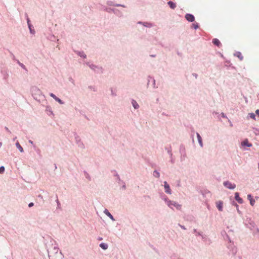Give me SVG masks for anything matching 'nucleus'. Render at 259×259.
Here are the masks:
<instances>
[{"mask_svg": "<svg viewBox=\"0 0 259 259\" xmlns=\"http://www.w3.org/2000/svg\"><path fill=\"white\" fill-rule=\"evenodd\" d=\"M147 86H151L153 89H157L155 79L151 76H148L147 79Z\"/></svg>", "mask_w": 259, "mask_h": 259, "instance_id": "0eeeda50", "label": "nucleus"}, {"mask_svg": "<svg viewBox=\"0 0 259 259\" xmlns=\"http://www.w3.org/2000/svg\"><path fill=\"white\" fill-rule=\"evenodd\" d=\"M18 63H19V65H23V64H22V63H20V62H18Z\"/></svg>", "mask_w": 259, "mask_h": 259, "instance_id": "052dcab7", "label": "nucleus"}, {"mask_svg": "<svg viewBox=\"0 0 259 259\" xmlns=\"http://www.w3.org/2000/svg\"><path fill=\"white\" fill-rule=\"evenodd\" d=\"M29 143H30L32 145H33V142L31 140L29 141Z\"/></svg>", "mask_w": 259, "mask_h": 259, "instance_id": "6e6d98bb", "label": "nucleus"}, {"mask_svg": "<svg viewBox=\"0 0 259 259\" xmlns=\"http://www.w3.org/2000/svg\"><path fill=\"white\" fill-rule=\"evenodd\" d=\"M110 91H111V95L112 97H116L117 96V92L115 89H114L113 88H111Z\"/></svg>", "mask_w": 259, "mask_h": 259, "instance_id": "473e14b6", "label": "nucleus"}, {"mask_svg": "<svg viewBox=\"0 0 259 259\" xmlns=\"http://www.w3.org/2000/svg\"><path fill=\"white\" fill-rule=\"evenodd\" d=\"M233 205H234L235 206V207H236V209L237 210V212L239 213V214H241V211H240V210L239 209V206L235 202H234L233 203Z\"/></svg>", "mask_w": 259, "mask_h": 259, "instance_id": "4c0bfd02", "label": "nucleus"}, {"mask_svg": "<svg viewBox=\"0 0 259 259\" xmlns=\"http://www.w3.org/2000/svg\"><path fill=\"white\" fill-rule=\"evenodd\" d=\"M91 69L97 73L103 72V68L101 66H90Z\"/></svg>", "mask_w": 259, "mask_h": 259, "instance_id": "1a4fd4ad", "label": "nucleus"}, {"mask_svg": "<svg viewBox=\"0 0 259 259\" xmlns=\"http://www.w3.org/2000/svg\"><path fill=\"white\" fill-rule=\"evenodd\" d=\"M84 176L85 178L87 179H88L89 181H91V177L90 174L88 172L84 171Z\"/></svg>", "mask_w": 259, "mask_h": 259, "instance_id": "72a5a7b5", "label": "nucleus"}, {"mask_svg": "<svg viewBox=\"0 0 259 259\" xmlns=\"http://www.w3.org/2000/svg\"><path fill=\"white\" fill-rule=\"evenodd\" d=\"M56 102H58L60 105H63L65 104V102L61 100L58 97L55 100Z\"/></svg>", "mask_w": 259, "mask_h": 259, "instance_id": "e433bc0d", "label": "nucleus"}, {"mask_svg": "<svg viewBox=\"0 0 259 259\" xmlns=\"http://www.w3.org/2000/svg\"><path fill=\"white\" fill-rule=\"evenodd\" d=\"M30 91L34 99L38 103L43 105L47 103L46 96L38 88L35 86L32 87L31 88Z\"/></svg>", "mask_w": 259, "mask_h": 259, "instance_id": "f03ea898", "label": "nucleus"}, {"mask_svg": "<svg viewBox=\"0 0 259 259\" xmlns=\"http://www.w3.org/2000/svg\"><path fill=\"white\" fill-rule=\"evenodd\" d=\"M103 212L104 214L108 216L112 221H115L113 216L111 214V213L108 211L107 209H105Z\"/></svg>", "mask_w": 259, "mask_h": 259, "instance_id": "dca6fc26", "label": "nucleus"}, {"mask_svg": "<svg viewBox=\"0 0 259 259\" xmlns=\"http://www.w3.org/2000/svg\"><path fill=\"white\" fill-rule=\"evenodd\" d=\"M192 26L195 29H197L199 27L198 24L197 23L192 24Z\"/></svg>", "mask_w": 259, "mask_h": 259, "instance_id": "a19ab883", "label": "nucleus"}, {"mask_svg": "<svg viewBox=\"0 0 259 259\" xmlns=\"http://www.w3.org/2000/svg\"><path fill=\"white\" fill-rule=\"evenodd\" d=\"M56 202H57V205H58V207H59L60 206V203L59 202V200L57 199L56 200Z\"/></svg>", "mask_w": 259, "mask_h": 259, "instance_id": "603ef678", "label": "nucleus"}, {"mask_svg": "<svg viewBox=\"0 0 259 259\" xmlns=\"http://www.w3.org/2000/svg\"><path fill=\"white\" fill-rule=\"evenodd\" d=\"M153 176L155 178H159L160 175V173L157 170H155L153 171Z\"/></svg>", "mask_w": 259, "mask_h": 259, "instance_id": "7c9ffc66", "label": "nucleus"}, {"mask_svg": "<svg viewBox=\"0 0 259 259\" xmlns=\"http://www.w3.org/2000/svg\"><path fill=\"white\" fill-rule=\"evenodd\" d=\"M196 136H197L198 142L199 143V144L201 148H203V142H202V138H201V136L200 135V134L198 133H196Z\"/></svg>", "mask_w": 259, "mask_h": 259, "instance_id": "a211bd4d", "label": "nucleus"}, {"mask_svg": "<svg viewBox=\"0 0 259 259\" xmlns=\"http://www.w3.org/2000/svg\"><path fill=\"white\" fill-rule=\"evenodd\" d=\"M143 26L145 27L151 28L154 26V24L151 22H144V23H143Z\"/></svg>", "mask_w": 259, "mask_h": 259, "instance_id": "5701e85b", "label": "nucleus"}, {"mask_svg": "<svg viewBox=\"0 0 259 259\" xmlns=\"http://www.w3.org/2000/svg\"><path fill=\"white\" fill-rule=\"evenodd\" d=\"M235 199L239 203L242 204L243 202L242 198L239 197V193L238 192H236L235 193Z\"/></svg>", "mask_w": 259, "mask_h": 259, "instance_id": "6ab92c4d", "label": "nucleus"}, {"mask_svg": "<svg viewBox=\"0 0 259 259\" xmlns=\"http://www.w3.org/2000/svg\"><path fill=\"white\" fill-rule=\"evenodd\" d=\"M102 10L105 12H107V11H108V8L105 7V6H103V8H102Z\"/></svg>", "mask_w": 259, "mask_h": 259, "instance_id": "37998d69", "label": "nucleus"}, {"mask_svg": "<svg viewBox=\"0 0 259 259\" xmlns=\"http://www.w3.org/2000/svg\"><path fill=\"white\" fill-rule=\"evenodd\" d=\"M33 205H34V204H33V202H30V203H29V204H28V206H29V207H31L33 206Z\"/></svg>", "mask_w": 259, "mask_h": 259, "instance_id": "09e8293b", "label": "nucleus"}, {"mask_svg": "<svg viewBox=\"0 0 259 259\" xmlns=\"http://www.w3.org/2000/svg\"><path fill=\"white\" fill-rule=\"evenodd\" d=\"M55 168H57V166L56 165H55Z\"/></svg>", "mask_w": 259, "mask_h": 259, "instance_id": "338daca9", "label": "nucleus"}, {"mask_svg": "<svg viewBox=\"0 0 259 259\" xmlns=\"http://www.w3.org/2000/svg\"><path fill=\"white\" fill-rule=\"evenodd\" d=\"M242 145L243 146H247V147H250L252 146V145L250 143H248V141L247 140L244 141L242 143Z\"/></svg>", "mask_w": 259, "mask_h": 259, "instance_id": "2f4dec72", "label": "nucleus"}, {"mask_svg": "<svg viewBox=\"0 0 259 259\" xmlns=\"http://www.w3.org/2000/svg\"><path fill=\"white\" fill-rule=\"evenodd\" d=\"M226 235L229 241V243L227 245V247L229 250V253L232 256H235L237 252V247L234 245L233 243L231 242L228 235L227 234H226Z\"/></svg>", "mask_w": 259, "mask_h": 259, "instance_id": "20e7f679", "label": "nucleus"}, {"mask_svg": "<svg viewBox=\"0 0 259 259\" xmlns=\"http://www.w3.org/2000/svg\"><path fill=\"white\" fill-rule=\"evenodd\" d=\"M21 67H22V68L24 70H25V71L26 72H27V69H26V68L25 67V66L23 65V66H21Z\"/></svg>", "mask_w": 259, "mask_h": 259, "instance_id": "8fccbe9b", "label": "nucleus"}, {"mask_svg": "<svg viewBox=\"0 0 259 259\" xmlns=\"http://www.w3.org/2000/svg\"><path fill=\"white\" fill-rule=\"evenodd\" d=\"M74 52L79 57L85 59L87 58V55L84 53V52L82 51H74Z\"/></svg>", "mask_w": 259, "mask_h": 259, "instance_id": "4468645a", "label": "nucleus"}, {"mask_svg": "<svg viewBox=\"0 0 259 259\" xmlns=\"http://www.w3.org/2000/svg\"><path fill=\"white\" fill-rule=\"evenodd\" d=\"M16 137H15V138L13 139V141H15L16 139Z\"/></svg>", "mask_w": 259, "mask_h": 259, "instance_id": "680f3d73", "label": "nucleus"}, {"mask_svg": "<svg viewBox=\"0 0 259 259\" xmlns=\"http://www.w3.org/2000/svg\"><path fill=\"white\" fill-rule=\"evenodd\" d=\"M45 111L49 116H54V114L53 111L50 105L46 106Z\"/></svg>", "mask_w": 259, "mask_h": 259, "instance_id": "f8f14e48", "label": "nucleus"}, {"mask_svg": "<svg viewBox=\"0 0 259 259\" xmlns=\"http://www.w3.org/2000/svg\"><path fill=\"white\" fill-rule=\"evenodd\" d=\"M257 132H258V131H256V132H254L255 134H256V133H257Z\"/></svg>", "mask_w": 259, "mask_h": 259, "instance_id": "e2e57ef3", "label": "nucleus"}, {"mask_svg": "<svg viewBox=\"0 0 259 259\" xmlns=\"http://www.w3.org/2000/svg\"><path fill=\"white\" fill-rule=\"evenodd\" d=\"M49 259H63L64 255L60 251L58 244L53 239H50L46 244Z\"/></svg>", "mask_w": 259, "mask_h": 259, "instance_id": "f257e3e1", "label": "nucleus"}, {"mask_svg": "<svg viewBox=\"0 0 259 259\" xmlns=\"http://www.w3.org/2000/svg\"><path fill=\"white\" fill-rule=\"evenodd\" d=\"M250 228L251 227H252V228H254L255 227V224L252 221H251L250 223Z\"/></svg>", "mask_w": 259, "mask_h": 259, "instance_id": "79ce46f5", "label": "nucleus"}, {"mask_svg": "<svg viewBox=\"0 0 259 259\" xmlns=\"http://www.w3.org/2000/svg\"><path fill=\"white\" fill-rule=\"evenodd\" d=\"M247 199L249 200L250 205L253 206L255 201V200L252 198L251 194L247 195Z\"/></svg>", "mask_w": 259, "mask_h": 259, "instance_id": "412c9836", "label": "nucleus"}, {"mask_svg": "<svg viewBox=\"0 0 259 259\" xmlns=\"http://www.w3.org/2000/svg\"><path fill=\"white\" fill-rule=\"evenodd\" d=\"M99 246L104 250H106L108 248V244L105 243H101Z\"/></svg>", "mask_w": 259, "mask_h": 259, "instance_id": "cd10ccee", "label": "nucleus"}, {"mask_svg": "<svg viewBox=\"0 0 259 259\" xmlns=\"http://www.w3.org/2000/svg\"><path fill=\"white\" fill-rule=\"evenodd\" d=\"M97 239L98 240H103V238L101 237H99Z\"/></svg>", "mask_w": 259, "mask_h": 259, "instance_id": "5fc2aeb1", "label": "nucleus"}, {"mask_svg": "<svg viewBox=\"0 0 259 259\" xmlns=\"http://www.w3.org/2000/svg\"><path fill=\"white\" fill-rule=\"evenodd\" d=\"M216 205L217 207L218 208V210L220 211H223V203L222 201H219L216 202Z\"/></svg>", "mask_w": 259, "mask_h": 259, "instance_id": "aec40b11", "label": "nucleus"}, {"mask_svg": "<svg viewBox=\"0 0 259 259\" xmlns=\"http://www.w3.org/2000/svg\"><path fill=\"white\" fill-rule=\"evenodd\" d=\"M16 146L19 149V150L20 151V152L22 153L24 152L23 148L20 145V144H19V143L18 142H17L16 143Z\"/></svg>", "mask_w": 259, "mask_h": 259, "instance_id": "c85d7f7f", "label": "nucleus"}, {"mask_svg": "<svg viewBox=\"0 0 259 259\" xmlns=\"http://www.w3.org/2000/svg\"><path fill=\"white\" fill-rule=\"evenodd\" d=\"M167 4L168 5V6H169V7L172 9H175L176 7V5L175 3H174L172 1H169L168 3H167Z\"/></svg>", "mask_w": 259, "mask_h": 259, "instance_id": "bb28decb", "label": "nucleus"}, {"mask_svg": "<svg viewBox=\"0 0 259 259\" xmlns=\"http://www.w3.org/2000/svg\"><path fill=\"white\" fill-rule=\"evenodd\" d=\"M185 18L186 19V20L190 22H193L195 20L194 16L192 14H187L185 15Z\"/></svg>", "mask_w": 259, "mask_h": 259, "instance_id": "ddd939ff", "label": "nucleus"}, {"mask_svg": "<svg viewBox=\"0 0 259 259\" xmlns=\"http://www.w3.org/2000/svg\"><path fill=\"white\" fill-rule=\"evenodd\" d=\"M74 139L75 142L78 148L81 149H85V145L78 135L75 134Z\"/></svg>", "mask_w": 259, "mask_h": 259, "instance_id": "423d86ee", "label": "nucleus"}, {"mask_svg": "<svg viewBox=\"0 0 259 259\" xmlns=\"http://www.w3.org/2000/svg\"><path fill=\"white\" fill-rule=\"evenodd\" d=\"M248 117L253 119L254 120H256L255 115L254 113H249L248 115Z\"/></svg>", "mask_w": 259, "mask_h": 259, "instance_id": "c9c22d12", "label": "nucleus"}, {"mask_svg": "<svg viewBox=\"0 0 259 259\" xmlns=\"http://www.w3.org/2000/svg\"><path fill=\"white\" fill-rule=\"evenodd\" d=\"M201 237L202 240L204 242H207V241H210V240L207 238V237L206 235H203V234H202Z\"/></svg>", "mask_w": 259, "mask_h": 259, "instance_id": "f704fd0d", "label": "nucleus"}, {"mask_svg": "<svg viewBox=\"0 0 259 259\" xmlns=\"http://www.w3.org/2000/svg\"><path fill=\"white\" fill-rule=\"evenodd\" d=\"M150 56H151V57H155V55H150Z\"/></svg>", "mask_w": 259, "mask_h": 259, "instance_id": "bf43d9fd", "label": "nucleus"}, {"mask_svg": "<svg viewBox=\"0 0 259 259\" xmlns=\"http://www.w3.org/2000/svg\"><path fill=\"white\" fill-rule=\"evenodd\" d=\"M5 130H6L8 132V133H11V131L9 130V128H8L7 126H6V127H5Z\"/></svg>", "mask_w": 259, "mask_h": 259, "instance_id": "3c124183", "label": "nucleus"}, {"mask_svg": "<svg viewBox=\"0 0 259 259\" xmlns=\"http://www.w3.org/2000/svg\"><path fill=\"white\" fill-rule=\"evenodd\" d=\"M212 43L214 45H215V46H217L218 47H219V46H220L221 45V44L220 40L218 38H214V39H213Z\"/></svg>", "mask_w": 259, "mask_h": 259, "instance_id": "393cba45", "label": "nucleus"}, {"mask_svg": "<svg viewBox=\"0 0 259 259\" xmlns=\"http://www.w3.org/2000/svg\"><path fill=\"white\" fill-rule=\"evenodd\" d=\"M180 152H181V157H180L181 160L184 161L186 157V153L185 149H180Z\"/></svg>", "mask_w": 259, "mask_h": 259, "instance_id": "f3484780", "label": "nucleus"}, {"mask_svg": "<svg viewBox=\"0 0 259 259\" xmlns=\"http://www.w3.org/2000/svg\"><path fill=\"white\" fill-rule=\"evenodd\" d=\"M107 5L109 6H115V7H121L123 8H125L126 6L124 5L119 4H115L113 2L111 1H107Z\"/></svg>", "mask_w": 259, "mask_h": 259, "instance_id": "9b49d317", "label": "nucleus"}, {"mask_svg": "<svg viewBox=\"0 0 259 259\" xmlns=\"http://www.w3.org/2000/svg\"><path fill=\"white\" fill-rule=\"evenodd\" d=\"M255 113L259 116V109H257L255 111Z\"/></svg>", "mask_w": 259, "mask_h": 259, "instance_id": "864d4df0", "label": "nucleus"}, {"mask_svg": "<svg viewBox=\"0 0 259 259\" xmlns=\"http://www.w3.org/2000/svg\"><path fill=\"white\" fill-rule=\"evenodd\" d=\"M223 185L225 187L230 190H233L236 188V185L229 181L224 182Z\"/></svg>", "mask_w": 259, "mask_h": 259, "instance_id": "6e6552de", "label": "nucleus"}, {"mask_svg": "<svg viewBox=\"0 0 259 259\" xmlns=\"http://www.w3.org/2000/svg\"><path fill=\"white\" fill-rule=\"evenodd\" d=\"M5 167L4 166H1L0 167V174H3L5 171Z\"/></svg>", "mask_w": 259, "mask_h": 259, "instance_id": "ea45409f", "label": "nucleus"}, {"mask_svg": "<svg viewBox=\"0 0 259 259\" xmlns=\"http://www.w3.org/2000/svg\"><path fill=\"white\" fill-rule=\"evenodd\" d=\"M113 10H115V9H112V8H108V11H107L108 13H110L111 12H113Z\"/></svg>", "mask_w": 259, "mask_h": 259, "instance_id": "49530a36", "label": "nucleus"}, {"mask_svg": "<svg viewBox=\"0 0 259 259\" xmlns=\"http://www.w3.org/2000/svg\"><path fill=\"white\" fill-rule=\"evenodd\" d=\"M131 104L132 105V106L135 110H137L140 108L139 104L135 99H132Z\"/></svg>", "mask_w": 259, "mask_h": 259, "instance_id": "2eb2a0df", "label": "nucleus"}, {"mask_svg": "<svg viewBox=\"0 0 259 259\" xmlns=\"http://www.w3.org/2000/svg\"><path fill=\"white\" fill-rule=\"evenodd\" d=\"M221 116L223 118H227V117L226 115V114L224 113H223V112L221 113Z\"/></svg>", "mask_w": 259, "mask_h": 259, "instance_id": "c03bdc74", "label": "nucleus"}, {"mask_svg": "<svg viewBox=\"0 0 259 259\" xmlns=\"http://www.w3.org/2000/svg\"><path fill=\"white\" fill-rule=\"evenodd\" d=\"M161 199L163 200L166 205L172 210H174V208L177 210H181L182 205L178 203L176 201L169 199L165 195H163L161 197Z\"/></svg>", "mask_w": 259, "mask_h": 259, "instance_id": "7ed1b4c3", "label": "nucleus"}, {"mask_svg": "<svg viewBox=\"0 0 259 259\" xmlns=\"http://www.w3.org/2000/svg\"><path fill=\"white\" fill-rule=\"evenodd\" d=\"M113 13L119 17L123 16L122 12L118 9L113 10Z\"/></svg>", "mask_w": 259, "mask_h": 259, "instance_id": "4be33fe9", "label": "nucleus"}, {"mask_svg": "<svg viewBox=\"0 0 259 259\" xmlns=\"http://www.w3.org/2000/svg\"><path fill=\"white\" fill-rule=\"evenodd\" d=\"M255 131H258V130L257 129H255Z\"/></svg>", "mask_w": 259, "mask_h": 259, "instance_id": "69168bd1", "label": "nucleus"}, {"mask_svg": "<svg viewBox=\"0 0 259 259\" xmlns=\"http://www.w3.org/2000/svg\"><path fill=\"white\" fill-rule=\"evenodd\" d=\"M234 56L238 57L240 60H242L243 59V56L240 52H236L234 54Z\"/></svg>", "mask_w": 259, "mask_h": 259, "instance_id": "c756f323", "label": "nucleus"}, {"mask_svg": "<svg viewBox=\"0 0 259 259\" xmlns=\"http://www.w3.org/2000/svg\"><path fill=\"white\" fill-rule=\"evenodd\" d=\"M50 96L53 98L55 100H56V99L58 98L55 94H54L53 93H50Z\"/></svg>", "mask_w": 259, "mask_h": 259, "instance_id": "58836bf2", "label": "nucleus"}, {"mask_svg": "<svg viewBox=\"0 0 259 259\" xmlns=\"http://www.w3.org/2000/svg\"><path fill=\"white\" fill-rule=\"evenodd\" d=\"M55 38H56V37L55 36V35H52L51 36L50 39L51 40L54 41V40H55Z\"/></svg>", "mask_w": 259, "mask_h": 259, "instance_id": "a18cd8bd", "label": "nucleus"}, {"mask_svg": "<svg viewBox=\"0 0 259 259\" xmlns=\"http://www.w3.org/2000/svg\"><path fill=\"white\" fill-rule=\"evenodd\" d=\"M193 75L195 76V77L196 78L197 77V75L196 73H193Z\"/></svg>", "mask_w": 259, "mask_h": 259, "instance_id": "13d9d810", "label": "nucleus"}, {"mask_svg": "<svg viewBox=\"0 0 259 259\" xmlns=\"http://www.w3.org/2000/svg\"><path fill=\"white\" fill-rule=\"evenodd\" d=\"M143 23H144V22H142V21H138L137 22V24L142 25L143 26Z\"/></svg>", "mask_w": 259, "mask_h": 259, "instance_id": "de8ad7c7", "label": "nucleus"}, {"mask_svg": "<svg viewBox=\"0 0 259 259\" xmlns=\"http://www.w3.org/2000/svg\"><path fill=\"white\" fill-rule=\"evenodd\" d=\"M163 186L164 188V192L168 194L171 195L172 194L171 190L170 188L169 184L166 181L163 182Z\"/></svg>", "mask_w": 259, "mask_h": 259, "instance_id": "9d476101", "label": "nucleus"}, {"mask_svg": "<svg viewBox=\"0 0 259 259\" xmlns=\"http://www.w3.org/2000/svg\"><path fill=\"white\" fill-rule=\"evenodd\" d=\"M167 153H168V154L169 155V157L170 158V162L171 163H174L175 162V160H174V159L172 158V153L171 149H168L167 150Z\"/></svg>", "mask_w": 259, "mask_h": 259, "instance_id": "b1692460", "label": "nucleus"}, {"mask_svg": "<svg viewBox=\"0 0 259 259\" xmlns=\"http://www.w3.org/2000/svg\"><path fill=\"white\" fill-rule=\"evenodd\" d=\"M25 17L26 21H27V25H28V27L29 28L30 33L32 35H34L35 34V30L34 29L33 26L31 24V21L29 18L28 15L27 13L25 14Z\"/></svg>", "mask_w": 259, "mask_h": 259, "instance_id": "39448f33", "label": "nucleus"}, {"mask_svg": "<svg viewBox=\"0 0 259 259\" xmlns=\"http://www.w3.org/2000/svg\"><path fill=\"white\" fill-rule=\"evenodd\" d=\"M181 228L184 230H186V228L184 226H180Z\"/></svg>", "mask_w": 259, "mask_h": 259, "instance_id": "4d7b16f0", "label": "nucleus"}, {"mask_svg": "<svg viewBox=\"0 0 259 259\" xmlns=\"http://www.w3.org/2000/svg\"><path fill=\"white\" fill-rule=\"evenodd\" d=\"M193 233L195 234L196 236H201L202 234H203L202 232L201 231H198L197 229H194L193 230Z\"/></svg>", "mask_w": 259, "mask_h": 259, "instance_id": "a878e982", "label": "nucleus"}, {"mask_svg": "<svg viewBox=\"0 0 259 259\" xmlns=\"http://www.w3.org/2000/svg\"><path fill=\"white\" fill-rule=\"evenodd\" d=\"M257 132H258V131H256V132H254L255 134H256V133H257Z\"/></svg>", "mask_w": 259, "mask_h": 259, "instance_id": "0e129e2a", "label": "nucleus"}]
</instances>
